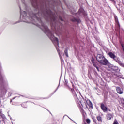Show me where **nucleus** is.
I'll return each instance as SVG.
<instances>
[{
  "instance_id": "1",
  "label": "nucleus",
  "mask_w": 124,
  "mask_h": 124,
  "mask_svg": "<svg viewBox=\"0 0 124 124\" xmlns=\"http://www.w3.org/2000/svg\"><path fill=\"white\" fill-rule=\"evenodd\" d=\"M96 60L102 65H107L108 60L101 54H98L96 57Z\"/></svg>"
},
{
  "instance_id": "2",
  "label": "nucleus",
  "mask_w": 124,
  "mask_h": 124,
  "mask_svg": "<svg viewBox=\"0 0 124 124\" xmlns=\"http://www.w3.org/2000/svg\"><path fill=\"white\" fill-rule=\"evenodd\" d=\"M46 16H47V17H49V18H50V19H52L53 22H55V21H56V17H55L54 15H52V13L51 10H49L46 11Z\"/></svg>"
},
{
  "instance_id": "3",
  "label": "nucleus",
  "mask_w": 124,
  "mask_h": 124,
  "mask_svg": "<svg viewBox=\"0 0 124 124\" xmlns=\"http://www.w3.org/2000/svg\"><path fill=\"white\" fill-rule=\"evenodd\" d=\"M100 108L102 111L105 113L108 111V108L105 105H104V103H101L100 104Z\"/></svg>"
},
{
  "instance_id": "4",
  "label": "nucleus",
  "mask_w": 124,
  "mask_h": 124,
  "mask_svg": "<svg viewBox=\"0 0 124 124\" xmlns=\"http://www.w3.org/2000/svg\"><path fill=\"white\" fill-rule=\"evenodd\" d=\"M1 66L0 64V83L1 85H3L4 84V80L3 79V77L1 74Z\"/></svg>"
},
{
  "instance_id": "5",
  "label": "nucleus",
  "mask_w": 124,
  "mask_h": 124,
  "mask_svg": "<svg viewBox=\"0 0 124 124\" xmlns=\"http://www.w3.org/2000/svg\"><path fill=\"white\" fill-rule=\"evenodd\" d=\"M6 93H7V90L5 88H3V89H0V96H3V95H5L6 94Z\"/></svg>"
},
{
  "instance_id": "6",
  "label": "nucleus",
  "mask_w": 124,
  "mask_h": 124,
  "mask_svg": "<svg viewBox=\"0 0 124 124\" xmlns=\"http://www.w3.org/2000/svg\"><path fill=\"white\" fill-rule=\"evenodd\" d=\"M114 19H115V23L116 24H117L118 28L120 29V22H119V19H118V16H115Z\"/></svg>"
},
{
  "instance_id": "7",
  "label": "nucleus",
  "mask_w": 124,
  "mask_h": 124,
  "mask_svg": "<svg viewBox=\"0 0 124 124\" xmlns=\"http://www.w3.org/2000/svg\"><path fill=\"white\" fill-rule=\"evenodd\" d=\"M116 90L117 93H119V94H123V90H122L121 88H120L119 87H117L116 88Z\"/></svg>"
},
{
  "instance_id": "8",
  "label": "nucleus",
  "mask_w": 124,
  "mask_h": 124,
  "mask_svg": "<svg viewBox=\"0 0 124 124\" xmlns=\"http://www.w3.org/2000/svg\"><path fill=\"white\" fill-rule=\"evenodd\" d=\"M108 56L111 58V59H113L115 60L116 59V56H115V54L113 53V52H110L108 53Z\"/></svg>"
},
{
  "instance_id": "9",
  "label": "nucleus",
  "mask_w": 124,
  "mask_h": 124,
  "mask_svg": "<svg viewBox=\"0 0 124 124\" xmlns=\"http://www.w3.org/2000/svg\"><path fill=\"white\" fill-rule=\"evenodd\" d=\"M114 117V114L108 113L107 114V120H111Z\"/></svg>"
},
{
  "instance_id": "10",
  "label": "nucleus",
  "mask_w": 124,
  "mask_h": 124,
  "mask_svg": "<svg viewBox=\"0 0 124 124\" xmlns=\"http://www.w3.org/2000/svg\"><path fill=\"white\" fill-rule=\"evenodd\" d=\"M71 92L74 95V97L76 99L78 98V96H77V94H76V93L75 92V91H74V89H71Z\"/></svg>"
},
{
  "instance_id": "11",
  "label": "nucleus",
  "mask_w": 124,
  "mask_h": 124,
  "mask_svg": "<svg viewBox=\"0 0 124 124\" xmlns=\"http://www.w3.org/2000/svg\"><path fill=\"white\" fill-rule=\"evenodd\" d=\"M91 62H92L93 66H94V67H96L97 66L96 65L97 62H95V61H94V58H92L91 59Z\"/></svg>"
},
{
  "instance_id": "12",
  "label": "nucleus",
  "mask_w": 124,
  "mask_h": 124,
  "mask_svg": "<svg viewBox=\"0 0 124 124\" xmlns=\"http://www.w3.org/2000/svg\"><path fill=\"white\" fill-rule=\"evenodd\" d=\"M96 119L98 121V122H99L100 123H102V117L100 115H97L96 116Z\"/></svg>"
},
{
  "instance_id": "13",
  "label": "nucleus",
  "mask_w": 124,
  "mask_h": 124,
  "mask_svg": "<svg viewBox=\"0 0 124 124\" xmlns=\"http://www.w3.org/2000/svg\"><path fill=\"white\" fill-rule=\"evenodd\" d=\"M5 118V116L3 114H0V123H1L3 120H4V118Z\"/></svg>"
},
{
  "instance_id": "14",
  "label": "nucleus",
  "mask_w": 124,
  "mask_h": 124,
  "mask_svg": "<svg viewBox=\"0 0 124 124\" xmlns=\"http://www.w3.org/2000/svg\"><path fill=\"white\" fill-rule=\"evenodd\" d=\"M72 22H77V23H80V20L78 18H73L71 19Z\"/></svg>"
},
{
  "instance_id": "15",
  "label": "nucleus",
  "mask_w": 124,
  "mask_h": 124,
  "mask_svg": "<svg viewBox=\"0 0 124 124\" xmlns=\"http://www.w3.org/2000/svg\"><path fill=\"white\" fill-rule=\"evenodd\" d=\"M42 26H43L46 31H50L49 29H48V27H47L46 26H45L43 24H42Z\"/></svg>"
},
{
  "instance_id": "16",
  "label": "nucleus",
  "mask_w": 124,
  "mask_h": 124,
  "mask_svg": "<svg viewBox=\"0 0 124 124\" xmlns=\"http://www.w3.org/2000/svg\"><path fill=\"white\" fill-rule=\"evenodd\" d=\"M64 53L65 54V55L67 57V58H68V50L67 48L65 49Z\"/></svg>"
},
{
  "instance_id": "17",
  "label": "nucleus",
  "mask_w": 124,
  "mask_h": 124,
  "mask_svg": "<svg viewBox=\"0 0 124 124\" xmlns=\"http://www.w3.org/2000/svg\"><path fill=\"white\" fill-rule=\"evenodd\" d=\"M21 106L22 107H23V108H27L28 107V105H27V103L25 102V103H23L22 105H21Z\"/></svg>"
},
{
  "instance_id": "18",
  "label": "nucleus",
  "mask_w": 124,
  "mask_h": 124,
  "mask_svg": "<svg viewBox=\"0 0 124 124\" xmlns=\"http://www.w3.org/2000/svg\"><path fill=\"white\" fill-rule=\"evenodd\" d=\"M54 41L56 42L57 45L59 46V39H58L57 37H55Z\"/></svg>"
},
{
  "instance_id": "19",
  "label": "nucleus",
  "mask_w": 124,
  "mask_h": 124,
  "mask_svg": "<svg viewBox=\"0 0 124 124\" xmlns=\"http://www.w3.org/2000/svg\"><path fill=\"white\" fill-rule=\"evenodd\" d=\"M89 108H93V104L91 101H89V103L88 104Z\"/></svg>"
},
{
  "instance_id": "20",
  "label": "nucleus",
  "mask_w": 124,
  "mask_h": 124,
  "mask_svg": "<svg viewBox=\"0 0 124 124\" xmlns=\"http://www.w3.org/2000/svg\"><path fill=\"white\" fill-rule=\"evenodd\" d=\"M93 121L94 123H95L96 124H97V122H96V119L94 118H92Z\"/></svg>"
},
{
  "instance_id": "21",
  "label": "nucleus",
  "mask_w": 124,
  "mask_h": 124,
  "mask_svg": "<svg viewBox=\"0 0 124 124\" xmlns=\"http://www.w3.org/2000/svg\"><path fill=\"white\" fill-rule=\"evenodd\" d=\"M86 123L87 124H91V120H90L89 119H86Z\"/></svg>"
},
{
  "instance_id": "22",
  "label": "nucleus",
  "mask_w": 124,
  "mask_h": 124,
  "mask_svg": "<svg viewBox=\"0 0 124 124\" xmlns=\"http://www.w3.org/2000/svg\"><path fill=\"white\" fill-rule=\"evenodd\" d=\"M113 124H119V122H118V121H117V120H115Z\"/></svg>"
},
{
  "instance_id": "23",
  "label": "nucleus",
  "mask_w": 124,
  "mask_h": 124,
  "mask_svg": "<svg viewBox=\"0 0 124 124\" xmlns=\"http://www.w3.org/2000/svg\"><path fill=\"white\" fill-rule=\"evenodd\" d=\"M121 46L122 47L123 50V51L124 52V45L123 44H121Z\"/></svg>"
},
{
  "instance_id": "24",
  "label": "nucleus",
  "mask_w": 124,
  "mask_h": 124,
  "mask_svg": "<svg viewBox=\"0 0 124 124\" xmlns=\"http://www.w3.org/2000/svg\"><path fill=\"white\" fill-rule=\"evenodd\" d=\"M96 67V69H97V70L98 71H99V68H98V66H96V67Z\"/></svg>"
},
{
  "instance_id": "25",
  "label": "nucleus",
  "mask_w": 124,
  "mask_h": 124,
  "mask_svg": "<svg viewBox=\"0 0 124 124\" xmlns=\"http://www.w3.org/2000/svg\"><path fill=\"white\" fill-rule=\"evenodd\" d=\"M60 19L61 21H63L62 18L61 17H60Z\"/></svg>"
},
{
  "instance_id": "26",
  "label": "nucleus",
  "mask_w": 124,
  "mask_h": 124,
  "mask_svg": "<svg viewBox=\"0 0 124 124\" xmlns=\"http://www.w3.org/2000/svg\"><path fill=\"white\" fill-rule=\"evenodd\" d=\"M48 98H43V99H47Z\"/></svg>"
},
{
  "instance_id": "27",
  "label": "nucleus",
  "mask_w": 124,
  "mask_h": 124,
  "mask_svg": "<svg viewBox=\"0 0 124 124\" xmlns=\"http://www.w3.org/2000/svg\"><path fill=\"white\" fill-rule=\"evenodd\" d=\"M53 37H54V35H53V34H52V35H51V37H52V38H53Z\"/></svg>"
},
{
  "instance_id": "28",
  "label": "nucleus",
  "mask_w": 124,
  "mask_h": 124,
  "mask_svg": "<svg viewBox=\"0 0 124 124\" xmlns=\"http://www.w3.org/2000/svg\"><path fill=\"white\" fill-rule=\"evenodd\" d=\"M15 98H16V97L13 98V99H15Z\"/></svg>"
},
{
  "instance_id": "29",
  "label": "nucleus",
  "mask_w": 124,
  "mask_h": 124,
  "mask_svg": "<svg viewBox=\"0 0 124 124\" xmlns=\"http://www.w3.org/2000/svg\"><path fill=\"white\" fill-rule=\"evenodd\" d=\"M10 102H11V103L12 102V99H11Z\"/></svg>"
},
{
  "instance_id": "30",
  "label": "nucleus",
  "mask_w": 124,
  "mask_h": 124,
  "mask_svg": "<svg viewBox=\"0 0 124 124\" xmlns=\"http://www.w3.org/2000/svg\"><path fill=\"white\" fill-rule=\"evenodd\" d=\"M35 0L36 4H37V3L36 2V0Z\"/></svg>"
},
{
  "instance_id": "31",
  "label": "nucleus",
  "mask_w": 124,
  "mask_h": 124,
  "mask_svg": "<svg viewBox=\"0 0 124 124\" xmlns=\"http://www.w3.org/2000/svg\"><path fill=\"white\" fill-rule=\"evenodd\" d=\"M80 102L81 104H82V101H81Z\"/></svg>"
}]
</instances>
